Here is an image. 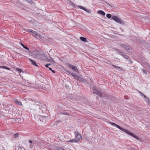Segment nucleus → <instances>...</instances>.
<instances>
[{"instance_id":"nucleus-17","label":"nucleus","mask_w":150,"mask_h":150,"mask_svg":"<svg viewBox=\"0 0 150 150\" xmlns=\"http://www.w3.org/2000/svg\"><path fill=\"white\" fill-rule=\"evenodd\" d=\"M0 68H3L4 69H6L7 70H10V68L8 67H6L0 66Z\"/></svg>"},{"instance_id":"nucleus-10","label":"nucleus","mask_w":150,"mask_h":150,"mask_svg":"<svg viewBox=\"0 0 150 150\" xmlns=\"http://www.w3.org/2000/svg\"><path fill=\"white\" fill-rule=\"evenodd\" d=\"M97 13L100 14H101L103 16H105V13L102 10L98 11Z\"/></svg>"},{"instance_id":"nucleus-44","label":"nucleus","mask_w":150,"mask_h":150,"mask_svg":"<svg viewBox=\"0 0 150 150\" xmlns=\"http://www.w3.org/2000/svg\"><path fill=\"white\" fill-rule=\"evenodd\" d=\"M36 106L38 107H39V108L40 107V105H37Z\"/></svg>"},{"instance_id":"nucleus-3","label":"nucleus","mask_w":150,"mask_h":150,"mask_svg":"<svg viewBox=\"0 0 150 150\" xmlns=\"http://www.w3.org/2000/svg\"><path fill=\"white\" fill-rule=\"evenodd\" d=\"M112 18L113 20L120 24L123 25L125 23L120 18H118L116 16H113L112 17Z\"/></svg>"},{"instance_id":"nucleus-26","label":"nucleus","mask_w":150,"mask_h":150,"mask_svg":"<svg viewBox=\"0 0 150 150\" xmlns=\"http://www.w3.org/2000/svg\"><path fill=\"white\" fill-rule=\"evenodd\" d=\"M112 66L115 69H120L121 68L120 67H117L114 65H112Z\"/></svg>"},{"instance_id":"nucleus-32","label":"nucleus","mask_w":150,"mask_h":150,"mask_svg":"<svg viewBox=\"0 0 150 150\" xmlns=\"http://www.w3.org/2000/svg\"><path fill=\"white\" fill-rule=\"evenodd\" d=\"M61 114H64V115H69L68 114L67 112H62L61 113Z\"/></svg>"},{"instance_id":"nucleus-37","label":"nucleus","mask_w":150,"mask_h":150,"mask_svg":"<svg viewBox=\"0 0 150 150\" xmlns=\"http://www.w3.org/2000/svg\"><path fill=\"white\" fill-rule=\"evenodd\" d=\"M143 96L144 97V98H146V99L148 100V98L145 95H144Z\"/></svg>"},{"instance_id":"nucleus-34","label":"nucleus","mask_w":150,"mask_h":150,"mask_svg":"<svg viewBox=\"0 0 150 150\" xmlns=\"http://www.w3.org/2000/svg\"><path fill=\"white\" fill-rule=\"evenodd\" d=\"M105 2L106 4L108 5L109 6H110L112 7V6H111V5L109 3H108V2H107L105 1Z\"/></svg>"},{"instance_id":"nucleus-2","label":"nucleus","mask_w":150,"mask_h":150,"mask_svg":"<svg viewBox=\"0 0 150 150\" xmlns=\"http://www.w3.org/2000/svg\"><path fill=\"white\" fill-rule=\"evenodd\" d=\"M119 45L122 48L125 49L127 51L129 50L131 48L130 46L128 44L120 43Z\"/></svg>"},{"instance_id":"nucleus-41","label":"nucleus","mask_w":150,"mask_h":150,"mask_svg":"<svg viewBox=\"0 0 150 150\" xmlns=\"http://www.w3.org/2000/svg\"><path fill=\"white\" fill-rule=\"evenodd\" d=\"M51 71H52V72H53V73H55V71L54 70H52Z\"/></svg>"},{"instance_id":"nucleus-20","label":"nucleus","mask_w":150,"mask_h":150,"mask_svg":"<svg viewBox=\"0 0 150 150\" xmlns=\"http://www.w3.org/2000/svg\"><path fill=\"white\" fill-rule=\"evenodd\" d=\"M142 71L144 74H145L146 75L147 74V72L145 69H142Z\"/></svg>"},{"instance_id":"nucleus-13","label":"nucleus","mask_w":150,"mask_h":150,"mask_svg":"<svg viewBox=\"0 0 150 150\" xmlns=\"http://www.w3.org/2000/svg\"><path fill=\"white\" fill-rule=\"evenodd\" d=\"M14 102L16 103L17 104L21 105H22L21 103L18 100H17L15 99L14 101Z\"/></svg>"},{"instance_id":"nucleus-36","label":"nucleus","mask_w":150,"mask_h":150,"mask_svg":"<svg viewBox=\"0 0 150 150\" xmlns=\"http://www.w3.org/2000/svg\"><path fill=\"white\" fill-rule=\"evenodd\" d=\"M29 142V143H30V144H32L33 143V142L32 140H29L28 141Z\"/></svg>"},{"instance_id":"nucleus-48","label":"nucleus","mask_w":150,"mask_h":150,"mask_svg":"<svg viewBox=\"0 0 150 150\" xmlns=\"http://www.w3.org/2000/svg\"><path fill=\"white\" fill-rule=\"evenodd\" d=\"M40 121H42V120H41V119H40Z\"/></svg>"},{"instance_id":"nucleus-23","label":"nucleus","mask_w":150,"mask_h":150,"mask_svg":"<svg viewBox=\"0 0 150 150\" xmlns=\"http://www.w3.org/2000/svg\"><path fill=\"white\" fill-rule=\"evenodd\" d=\"M78 7L79 8L83 10H85V9H86V8L84 7H83L81 6H79Z\"/></svg>"},{"instance_id":"nucleus-21","label":"nucleus","mask_w":150,"mask_h":150,"mask_svg":"<svg viewBox=\"0 0 150 150\" xmlns=\"http://www.w3.org/2000/svg\"><path fill=\"white\" fill-rule=\"evenodd\" d=\"M73 76L74 77V79H76L77 80H78V79H79V78L80 77L79 76H77V75H74Z\"/></svg>"},{"instance_id":"nucleus-24","label":"nucleus","mask_w":150,"mask_h":150,"mask_svg":"<svg viewBox=\"0 0 150 150\" xmlns=\"http://www.w3.org/2000/svg\"><path fill=\"white\" fill-rule=\"evenodd\" d=\"M97 95H98L100 97H102V93L98 91Z\"/></svg>"},{"instance_id":"nucleus-45","label":"nucleus","mask_w":150,"mask_h":150,"mask_svg":"<svg viewBox=\"0 0 150 150\" xmlns=\"http://www.w3.org/2000/svg\"><path fill=\"white\" fill-rule=\"evenodd\" d=\"M51 62H54V61L53 59H52Z\"/></svg>"},{"instance_id":"nucleus-22","label":"nucleus","mask_w":150,"mask_h":150,"mask_svg":"<svg viewBox=\"0 0 150 150\" xmlns=\"http://www.w3.org/2000/svg\"><path fill=\"white\" fill-rule=\"evenodd\" d=\"M106 17L107 18H110L112 17V15L111 14L108 13L106 15Z\"/></svg>"},{"instance_id":"nucleus-15","label":"nucleus","mask_w":150,"mask_h":150,"mask_svg":"<svg viewBox=\"0 0 150 150\" xmlns=\"http://www.w3.org/2000/svg\"><path fill=\"white\" fill-rule=\"evenodd\" d=\"M67 142H77L76 141V139L75 138L74 139H72L71 140H69V141H67Z\"/></svg>"},{"instance_id":"nucleus-8","label":"nucleus","mask_w":150,"mask_h":150,"mask_svg":"<svg viewBox=\"0 0 150 150\" xmlns=\"http://www.w3.org/2000/svg\"><path fill=\"white\" fill-rule=\"evenodd\" d=\"M119 54L121 55L123 57L127 59H129V57L127 55L125 54L124 53L122 54Z\"/></svg>"},{"instance_id":"nucleus-46","label":"nucleus","mask_w":150,"mask_h":150,"mask_svg":"<svg viewBox=\"0 0 150 150\" xmlns=\"http://www.w3.org/2000/svg\"><path fill=\"white\" fill-rule=\"evenodd\" d=\"M18 54H19V55H21V56H23V55L22 54H20L19 53H18Z\"/></svg>"},{"instance_id":"nucleus-29","label":"nucleus","mask_w":150,"mask_h":150,"mask_svg":"<svg viewBox=\"0 0 150 150\" xmlns=\"http://www.w3.org/2000/svg\"><path fill=\"white\" fill-rule=\"evenodd\" d=\"M84 83L87 85H89V82H88L87 81H86V80H85V81L84 82Z\"/></svg>"},{"instance_id":"nucleus-16","label":"nucleus","mask_w":150,"mask_h":150,"mask_svg":"<svg viewBox=\"0 0 150 150\" xmlns=\"http://www.w3.org/2000/svg\"><path fill=\"white\" fill-rule=\"evenodd\" d=\"M80 39L82 41L84 42H87V41L86 40V38L83 37H81L80 38Z\"/></svg>"},{"instance_id":"nucleus-14","label":"nucleus","mask_w":150,"mask_h":150,"mask_svg":"<svg viewBox=\"0 0 150 150\" xmlns=\"http://www.w3.org/2000/svg\"><path fill=\"white\" fill-rule=\"evenodd\" d=\"M78 80L81 82L84 83V82L86 80L80 77Z\"/></svg>"},{"instance_id":"nucleus-1","label":"nucleus","mask_w":150,"mask_h":150,"mask_svg":"<svg viewBox=\"0 0 150 150\" xmlns=\"http://www.w3.org/2000/svg\"><path fill=\"white\" fill-rule=\"evenodd\" d=\"M110 124L112 126H115L117 128H118L119 129L127 133V134L129 135L130 136L133 137L135 139L137 140H141L137 136H136L135 134H133L131 132L129 131L128 130L125 129L124 128H122V127H120L118 125L115 124L114 123H113L112 122H110Z\"/></svg>"},{"instance_id":"nucleus-7","label":"nucleus","mask_w":150,"mask_h":150,"mask_svg":"<svg viewBox=\"0 0 150 150\" xmlns=\"http://www.w3.org/2000/svg\"><path fill=\"white\" fill-rule=\"evenodd\" d=\"M69 67L70 68H71L73 70L76 72H77V71H78V69L77 67L75 66H73L71 65H69Z\"/></svg>"},{"instance_id":"nucleus-4","label":"nucleus","mask_w":150,"mask_h":150,"mask_svg":"<svg viewBox=\"0 0 150 150\" xmlns=\"http://www.w3.org/2000/svg\"><path fill=\"white\" fill-rule=\"evenodd\" d=\"M74 134L75 136V138L76 139V141L77 142L81 140L82 138V136L81 134L79 133L77 130L75 132Z\"/></svg>"},{"instance_id":"nucleus-35","label":"nucleus","mask_w":150,"mask_h":150,"mask_svg":"<svg viewBox=\"0 0 150 150\" xmlns=\"http://www.w3.org/2000/svg\"><path fill=\"white\" fill-rule=\"evenodd\" d=\"M32 31L33 30H31L28 29V30H27V32L29 33H31Z\"/></svg>"},{"instance_id":"nucleus-39","label":"nucleus","mask_w":150,"mask_h":150,"mask_svg":"<svg viewBox=\"0 0 150 150\" xmlns=\"http://www.w3.org/2000/svg\"><path fill=\"white\" fill-rule=\"evenodd\" d=\"M20 45L23 47V46H24V45L21 42L20 43Z\"/></svg>"},{"instance_id":"nucleus-38","label":"nucleus","mask_w":150,"mask_h":150,"mask_svg":"<svg viewBox=\"0 0 150 150\" xmlns=\"http://www.w3.org/2000/svg\"><path fill=\"white\" fill-rule=\"evenodd\" d=\"M42 117V122H43V119H45L46 118L45 117Z\"/></svg>"},{"instance_id":"nucleus-9","label":"nucleus","mask_w":150,"mask_h":150,"mask_svg":"<svg viewBox=\"0 0 150 150\" xmlns=\"http://www.w3.org/2000/svg\"><path fill=\"white\" fill-rule=\"evenodd\" d=\"M28 59L36 67H38V66L36 64L35 61L30 58H28Z\"/></svg>"},{"instance_id":"nucleus-6","label":"nucleus","mask_w":150,"mask_h":150,"mask_svg":"<svg viewBox=\"0 0 150 150\" xmlns=\"http://www.w3.org/2000/svg\"><path fill=\"white\" fill-rule=\"evenodd\" d=\"M142 66L144 67L145 68H147L148 69L150 68V65H149V64L147 62H143Z\"/></svg>"},{"instance_id":"nucleus-19","label":"nucleus","mask_w":150,"mask_h":150,"mask_svg":"<svg viewBox=\"0 0 150 150\" xmlns=\"http://www.w3.org/2000/svg\"><path fill=\"white\" fill-rule=\"evenodd\" d=\"M16 70L18 71L19 73L23 72V70L19 68H16Z\"/></svg>"},{"instance_id":"nucleus-25","label":"nucleus","mask_w":150,"mask_h":150,"mask_svg":"<svg viewBox=\"0 0 150 150\" xmlns=\"http://www.w3.org/2000/svg\"><path fill=\"white\" fill-rule=\"evenodd\" d=\"M84 11L89 13H91V11L90 9L87 10L86 8V9H85Z\"/></svg>"},{"instance_id":"nucleus-43","label":"nucleus","mask_w":150,"mask_h":150,"mask_svg":"<svg viewBox=\"0 0 150 150\" xmlns=\"http://www.w3.org/2000/svg\"><path fill=\"white\" fill-rule=\"evenodd\" d=\"M71 74V75L72 76H73L74 74L73 73H71L70 74Z\"/></svg>"},{"instance_id":"nucleus-42","label":"nucleus","mask_w":150,"mask_h":150,"mask_svg":"<svg viewBox=\"0 0 150 150\" xmlns=\"http://www.w3.org/2000/svg\"><path fill=\"white\" fill-rule=\"evenodd\" d=\"M48 68L50 71H52V69L50 67H49Z\"/></svg>"},{"instance_id":"nucleus-30","label":"nucleus","mask_w":150,"mask_h":150,"mask_svg":"<svg viewBox=\"0 0 150 150\" xmlns=\"http://www.w3.org/2000/svg\"><path fill=\"white\" fill-rule=\"evenodd\" d=\"M26 1L29 3L30 4H32L33 3V1H31V0H26Z\"/></svg>"},{"instance_id":"nucleus-18","label":"nucleus","mask_w":150,"mask_h":150,"mask_svg":"<svg viewBox=\"0 0 150 150\" xmlns=\"http://www.w3.org/2000/svg\"><path fill=\"white\" fill-rule=\"evenodd\" d=\"M23 47L25 49L27 50H28V52H30V51L29 49V48L25 46V45L23 46Z\"/></svg>"},{"instance_id":"nucleus-47","label":"nucleus","mask_w":150,"mask_h":150,"mask_svg":"<svg viewBox=\"0 0 150 150\" xmlns=\"http://www.w3.org/2000/svg\"><path fill=\"white\" fill-rule=\"evenodd\" d=\"M130 63H132V62L131 61H130Z\"/></svg>"},{"instance_id":"nucleus-12","label":"nucleus","mask_w":150,"mask_h":150,"mask_svg":"<svg viewBox=\"0 0 150 150\" xmlns=\"http://www.w3.org/2000/svg\"><path fill=\"white\" fill-rule=\"evenodd\" d=\"M54 150H64L60 146H56L54 148Z\"/></svg>"},{"instance_id":"nucleus-5","label":"nucleus","mask_w":150,"mask_h":150,"mask_svg":"<svg viewBox=\"0 0 150 150\" xmlns=\"http://www.w3.org/2000/svg\"><path fill=\"white\" fill-rule=\"evenodd\" d=\"M31 33L33 36L36 38H38V37L39 38H42L41 35L39 33H37L36 32L33 30Z\"/></svg>"},{"instance_id":"nucleus-11","label":"nucleus","mask_w":150,"mask_h":150,"mask_svg":"<svg viewBox=\"0 0 150 150\" xmlns=\"http://www.w3.org/2000/svg\"><path fill=\"white\" fill-rule=\"evenodd\" d=\"M114 50L117 52L120 53L119 54H123V53L122 51L120 49H117V48H115L114 49Z\"/></svg>"},{"instance_id":"nucleus-33","label":"nucleus","mask_w":150,"mask_h":150,"mask_svg":"<svg viewBox=\"0 0 150 150\" xmlns=\"http://www.w3.org/2000/svg\"><path fill=\"white\" fill-rule=\"evenodd\" d=\"M50 64H46L45 65V67H46V68H49V67H48V66L49 65H50Z\"/></svg>"},{"instance_id":"nucleus-27","label":"nucleus","mask_w":150,"mask_h":150,"mask_svg":"<svg viewBox=\"0 0 150 150\" xmlns=\"http://www.w3.org/2000/svg\"><path fill=\"white\" fill-rule=\"evenodd\" d=\"M19 136V134L18 133H16L14 135V137L15 138H17Z\"/></svg>"},{"instance_id":"nucleus-28","label":"nucleus","mask_w":150,"mask_h":150,"mask_svg":"<svg viewBox=\"0 0 150 150\" xmlns=\"http://www.w3.org/2000/svg\"><path fill=\"white\" fill-rule=\"evenodd\" d=\"M138 91V92L139 94H140L141 96H143L144 95V94L143 93H142V92H140L139 91Z\"/></svg>"},{"instance_id":"nucleus-31","label":"nucleus","mask_w":150,"mask_h":150,"mask_svg":"<svg viewBox=\"0 0 150 150\" xmlns=\"http://www.w3.org/2000/svg\"><path fill=\"white\" fill-rule=\"evenodd\" d=\"M98 91L94 89L93 90V93L94 94H97L98 93Z\"/></svg>"},{"instance_id":"nucleus-40","label":"nucleus","mask_w":150,"mask_h":150,"mask_svg":"<svg viewBox=\"0 0 150 150\" xmlns=\"http://www.w3.org/2000/svg\"><path fill=\"white\" fill-rule=\"evenodd\" d=\"M33 146L32 144H30V147L31 148H32L33 147Z\"/></svg>"}]
</instances>
